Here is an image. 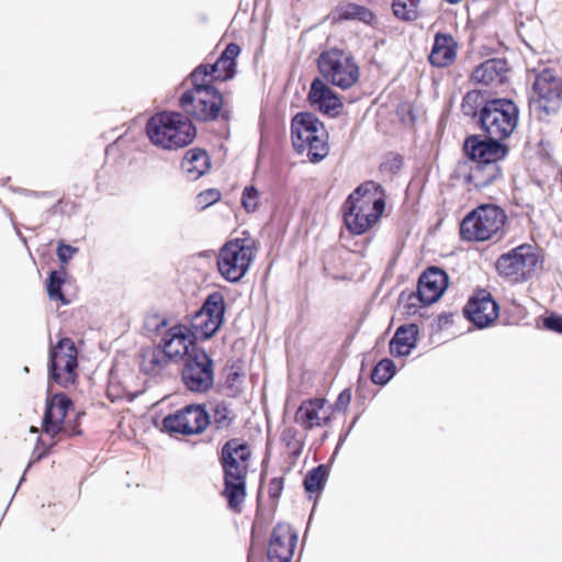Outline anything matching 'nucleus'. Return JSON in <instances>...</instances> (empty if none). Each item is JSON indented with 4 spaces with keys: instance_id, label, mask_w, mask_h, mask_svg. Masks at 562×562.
<instances>
[{
    "instance_id": "48",
    "label": "nucleus",
    "mask_w": 562,
    "mask_h": 562,
    "mask_svg": "<svg viewBox=\"0 0 562 562\" xmlns=\"http://www.w3.org/2000/svg\"><path fill=\"white\" fill-rule=\"evenodd\" d=\"M40 445H41V440L38 439L37 440V445H36L35 449L33 451V454H32V460L29 462L25 472L31 468L33 462H37V461H40L41 459H43L44 457L47 456L49 447H46L43 450H40Z\"/></svg>"
},
{
    "instance_id": "4",
    "label": "nucleus",
    "mask_w": 562,
    "mask_h": 562,
    "mask_svg": "<svg viewBox=\"0 0 562 562\" xmlns=\"http://www.w3.org/2000/svg\"><path fill=\"white\" fill-rule=\"evenodd\" d=\"M203 68H195L190 80L193 89L183 92L180 97L181 109L198 121L209 122L216 120L220 115L227 119V114L222 112L224 98L222 93L209 81L201 77Z\"/></svg>"
},
{
    "instance_id": "3",
    "label": "nucleus",
    "mask_w": 562,
    "mask_h": 562,
    "mask_svg": "<svg viewBox=\"0 0 562 562\" xmlns=\"http://www.w3.org/2000/svg\"><path fill=\"white\" fill-rule=\"evenodd\" d=\"M146 134L155 146L172 150L192 143L196 128L179 112H160L147 121Z\"/></svg>"
},
{
    "instance_id": "40",
    "label": "nucleus",
    "mask_w": 562,
    "mask_h": 562,
    "mask_svg": "<svg viewBox=\"0 0 562 562\" xmlns=\"http://www.w3.org/2000/svg\"><path fill=\"white\" fill-rule=\"evenodd\" d=\"M221 199V192L216 189H207L196 196V205L202 210L214 204Z\"/></svg>"
},
{
    "instance_id": "24",
    "label": "nucleus",
    "mask_w": 562,
    "mask_h": 562,
    "mask_svg": "<svg viewBox=\"0 0 562 562\" xmlns=\"http://www.w3.org/2000/svg\"><path fill=\"white\" fill-rule=\"evenodd\" d=\"M170 360L168 356L156 345L153 347L144 348L140 352V371L151 378L164 375L169 366Z\"/></svg>"
},
{
    "instance_id": "13",
    "label": "nucleus",
    "mask_w": 562,
    "mask_h": 562,
    "mask_svg": "<svg viewBox=\"0 0 562 562\" xmlns=\"http://www.w3.org/2000/svg\"><path fill=\"white\" fill-rule=\"evenodd\" d=\"M210 424V414L201 405H187L162 419L164 429L170 435L201 434Z\"/></svg>"
},
{
    "instance_id": "37",
    "label": "nucleus",
    "mask_w": 562,
    "mask_h": 562,
    "mask_svg": "<svg viewBox=\"0 0 562 562\" xmlns=\"http://www.w3.org/2000/svg\"><path fill=\"white\" fill-rule=\"evenodd\" d=\"M344 15L347 19L359 20L367 24H370L374 20L372 11L359 4H349L345 10Z\"/></svg>"
},
{
    "instance_id": "10",
    "label": "nucleus",
    "mask_w": 562,
    "mask_h": 562,
    "mask_svg": "<svg viewBox=\"0 0 562 562\" xmlns=\"http://www.w3.org/2000/svg\"><path fill=\"white\" fill-rule=\"evenodd\" d=\"M77 348L69 338H61L49 349L48 379L67 389L77 380Z\"/></svg>"
},
{
    "instance_id": "9",
    "label": "nucleus",
    "mask_w": 562,
    "mask_h": 562,
    "mask_svg": "<svg viewBox=\"0 0 562 562\" xmlns=\"http://www.w3.org/2000/svg\"><path fill=\"white\" fill-rule=\"evenodd\" d=\"M317 67L327 82L342 90L352 87L360 76L355 59L340 49L323 52L318 57Z\"/></svg>"
},
{
    "instance_id": "34",
    "label": "nucleus",
    "mask_w": 562,
    "mask_h": 562,
    "mask_svg": "<svg viewBox=\"0 0 562 562\" xmlns=\"http://www.w3.org/2000/svg\"><path fill=\"white\" fill-rule=\"evenodd\" d=\"M235 415L224 402L215 403L210 415V424L217 430L227 429L234 420Z\"/></svg>"
},
{
    "instance_id": "35",
    "label": "nucleus",
    "mask_w": 562,
    "mask_h": 562,
    "mask_svg": "<svg viewBox=\"0 0 562 562\" xmlns=\"http://www.w3.org/2000/svg\"><path fill=\"white\" fill-rule=\"evenodd\" d=\"M486 99L484 94L479 90H472L469 91L462 100L461 103V110L462 113L467 116H477L479 117V111L484 106L486 103Z\"/></svg>"
},
{
    "instance_id": "21",
    "label": "nucleus",
    "mask_w": 562,
    "mask_h": 562,
    "mask_svg": "<svg viewBox=\"0 0 562 562\" xmlns=\"http://www.w3.org/2000/svg\"><path fill=\"white\" fill-rule=\"evenodd\" d=\"M72 403L68 396L61 393L54 394L47 402L43 417V428L45 434L52 438L63 430V422Z\"/></svg>"
},
{
    "instance_id": "15",
    "label": "nucleus",
    "mask_w": 562,
    "mask_h": 562,
    "mask_svg": "<svg viewBox=\"0 0 562 562\" xmlns=\"http://www.w3.org/2000/svg\"><path fill=\"white\" fill-rule=\"evenodd\" d=\"M498 304L487 290L476 291L467 303L463 313L477 328L488 327L498 316Z\"/></svg>"
},
{
    "instance_id": "18",
    "label": "nucleus",
    "mask_w": 562,
    "mask_h": 562,
    "mask_svg": "<svg viewBox=\"0 0 562 562\" xmlns=\"http://www.w3.org/2000/svg\"><path fill=\"white\" fill-rule=\"evenodd\" d=\"M447 286V273L438 267H429L419 277L417 297L423 305H430L441 297Z\"/></svg>"
},
{
    "instance_id": "47",
    "label": "nucleus",
    "mask_w": 562,
    "mask_h": 562,
    "mask_svg": "<svg viewBox=\"0 0 562 562\" xmlns=\"http://www.w3.org/2000/svg\"><path fill=\"white\" fill-rule=\"evenodd\" d=\"M239 54L240 47L235 43H229L220 56L226 60L236 61Z\"/></svg>"
},
{
    "instance_id": "22",
    "label": "nucleus",
    "mask_w": 562,
    "mask_h": 562,
    "mask_svg": "<svg viewBox=\"0 0 562 562\" xmlns=\"http://www.w3.org/2000/svg\"><path fill=\"white\" fill-rule=\"evenodd\" d=\"M457 47L458 44L452 35L437 33L429 55L430 64L438 68L449 66L457 57Z\"/></svg>"
},
{
    "instance_id": "2",
    "label": "nucleus",
    "mask_w": 562,
    "mask_h": 562,
    "mask_svg": "<svg viewBox=\"0 0 562 562\" xmlns=\"http://www.w3.org/2000/svg\"><path fill=\"white\" fill-rule=\"evenodd\" d=\"M380 186L373 181L360 184L342 205L344 221L355 235H361L373 226L382 215L385 202L375 192Z\"/></svg>"
},
{
    "instance_id": "51",
    "label": "nucleus",
    "mask_w": 562,
    "mask_h": 562,
    "mask_svg": "<svg viewBox=\"0 0 562 562\" xmlns=\"http://www.w3.org/2000/svg\"><path fill=\"white\" fill-rule=\"evenodd\" d=\"M24 476H25V473L22 475L20 482H19V485L24 481Z\"/></svg>"
},
{
    "instance_id": "33",
    "label": "nucleus",
    "mask_w": 562,
    "mask_h": 562,
    "mask_svg": "<svg viewBox=\"0 0 562 562\" xmlns=\"http://www.w3.org/2000/svg\"><path fill=\"white\" fill-rule=\"evenodd\" d=\"M419 0H393L392 10L397 19L405 22H413L419 16Z\"/></svg>"
},
{
    "instance_id": "5",
    "label": "nucleus",
    "mask_w": 562,
    "mask_h": 562,
    "mask_svg": "<svg viewBox=\"0 0 562 562\" xmlns=\"http://www.w3.org/2000/svg\"><path fill=\"white\" fill-rule=\"evenodd\" d=\"M519 110L506 98L488 99L479 111L477 124L484 133L482 142H502L508 138L518 124Z\"/></svg>"
},
{
    "instance_id": "11",
    "label": "nucleus",
    "mask_w": 562,
    "mask_h": 562,
    "mask_svg": "<svg viewBox=\"0 0 562 562\" xmlns=\"http://www.w3.org/2000/svg\"><path fill=\"white\" fill-rule=\"evenodd\" d=\"M225 314V301L221 292H212L190 319L189 333L196 339H209L221 328Z\"/></svg>"
},
{
    "instance_id": "25",
    "label": "nucleus",
    "mask_w": 562,
    "mask_h": 562,
    "mask_svg": "<svg viewBox=\"0 0 562 562\" xmlns=\"http://www.w3.org/2000/svg\"><path fill=\"white\" fill-rule=\"evenodd\" d=\"M325 400L314 398L303 402L295 413V422L305 429H312L327 423L328 416L324 412Z\"/></svg>"
},
{
    "instance_id": "17",
    "label": "nucleus",
    "mask_w": 562,
    "mask_h": 562,
    "mask_svg": "<svg viewBox=\"0 0 562 562\" xmlns=\"http://www.w3.org/2000/svg\"><path fill=\"white\" fill-rule=\"evenodd\" d=\"M297 542V535L290 525L278 524L272 532L268 548L269 562H291Z\"/></svg>"
},
{
    "instance_id": "31",
    "label": "nucleus",
    "mask_w": 562,
    "mask_h": 562,
    "mask_svg": "<svg viewBox=\"0 0 562 562\" xmlns=\"http://www.w3.org/2000/svg\"><path fill=\"white\" fill-rule=\"evenodd\" d=\"M328 477V469L319 464L308 471L304 477L303 485L307 493H321Z\"/></svg>"
},
{
    "instance_id": "19",
    "label": "nucleus",
    "mask_w": 562,
    "mask_h": 562,
    "mask_svg": "<svg viewBox=\"0 0 562 562\" xmlns=\"http://www.w3.org/2000/svg\"><path fill=\"white\" fill-rule=\"evenodd\" d=\"M194 338L186 325H176L169 328L162 336L158 346L168 356L169 360L187 358L191 353L190 347H194Z\"/></svg>"
},
{
    "instance_id": "20",
    "label": "nucleus",
    "mask_w": 562,
    "mask_h": 562,
    "mask_svg": "<svg viewBox=\"0 0 562 562\" xmlns=\"http://www.w3.org/2000/svg\"><path fill=\"white\" fill-rule=\"evenodd\" d=\"M307 100L313 108L330 116L338 115L342 109L339 95L321 78L312 81Z\"/></svg>"
},
{
    "instance_id": "38",
    "label": "nucleus",
    "mask_w": 562,
    "mask_h": 562,
    "mask_svg": "<svg viewBox=\"0 0 562 562\" xmlns=\"http://www.w3.org/2000/svg\"><path fill=\"white\" fill-rule=\"evenodd\" d=\"M281 441L286 446L291 453L299 456L303 443L297 438V430L293 427H286L281 434Z\"/></svg>"
},
{
    "instance_id": "41",
    "label": "nucleus",
    "mask_w": 562,
    "mask_h": 562,
    "mask_svg": "<svg viewBox=\"0 0 562 562\" xmlns=\"http://www.w3.org/2000/svg\"><path fill=\"white\" fill-rule=\"evenodd\" d=\"M77 252H78V248L77 247H74L71 245L65 244L64 241H59L58 243L56 254H57L58 260L63 265L68 263L69 260L74 257V255L77 254Z\"/></svg>"
},
{
    "instance_id": "1",
    "label": "nucleus",
    "mask_w": 562,
    "mask_h": 562,
    "mask_svg": "<svg viewBox=\"0 0 562 562\" xmlns=\"http://www.w3.org/2000/svg\"><path fill=\"white\" fill-rule=\"evenodd\" d=\"M465 158L457 162L454 178L469 187V190H482L503 177L499 162L509 153L502 142H482L481 136L471 135L463 145Z\"/></svg>"
},
{
    "instance_id": "27",
    "label": "nucleus",
    "mask_w": 562,
    "mask_h": 562,
    "mask_svg": "<svg viewBox=\"0 0 562 562\" xmlns=\"http://www.w3.org/2000/svg\"><path fill=\"white\" fill-rule=\"evenodd\" d=\"M506 72V63L502 59H488L479 65L472 72V80L485 86L503 82Z\"/></svg>"
},
{
    "instance_id": "14",
    "label": "nucleus",
    "mask_w": 562,
    "mask_h": 562,
    "mask_svg": "<svg viewBox=\"0 0 562 562\" xmlns=\"http://www.w3.org/2000/svg\"><path fill=\"white\" fill-rule=\"evenodd\" d=\"M532 90L537 98L531 99L530 105L544 114L555 113L562 100V81L551 68H544L537 74Z\"/></svg>"
},
{
    "instance_id": "36",
    "label": "nucleus",
    "mask_w": 562,
    "mask_h": 562,
    "mask_svg": "<svg viewBox=\"0 0 562 562\" xmlns=\"http://www.w3.org/2000/svg\"><path fill=\"white\" fill-rule=\"evenodd\" d=\"M396 372V367L393 360L389 358L382 359L373 369L371 380L374 384L385 385Z\"/></svg>"
},
{
    "instance_id": "32",
    "label": "nucleus",
    "mask_w": 562,
    "mask_h": 562,
    "mask_svg": "<svg viewBox=\"0 0 562 562\" xmlns=\"http://www.w3.org/2000/svg\"><path fill=\"white\" fill-rule=\"evenodd\" d=\"M65 269L60 271L53 270L49 273L46 290L48 297L53 301H59L63 305H68L70 301L64 295L61 286L65 283Z\"/></svg>"
},
{
    "instance_id": "28",
    "label": "nucleus",
    "mask_w": 562,
    "mask_h": 562,
    "mask_svg": "<svg viewBox=\"0 0 562 562\" xmlns=\"http://www.w3.org/2000/svg\"><path fill=\"white\" fill-rule=\"evenodd\" d=\"M225 488L228 507L238 510L246 497L245 472L224 471Z\"/></svg>"
},
{
    "instance_id": "26",
    "label": "nucleus",
    "mask_w": 562,
    "mask_h": 562,
    "mask_svg": "<svg viewBox=\"0 0 562 562\" xmlns=\"http://www.w3.org/2000/svg\"><path fill=\"white\" fill-rule=\"evenodd\" d=\"M419 334L416 324L400 326L390 341V352L394 357H406L416 347Z\"/></svg>"
},
{
    "instance_id": "42",
    "label": "nucleus",
    "mask_w": 562,
    "mask_h": 562,
    "mask_svg": "<svg viewBox=\"0 0 562 562\" xmlns=\"http://www.w3.org/2000/svg\"><path fill=\"white\" fill-rule=\"evenodd\" d=\"M402 165L403 159L401 155L390 154L381 164V170L395 173L401 169Z\"/></svg>"
},
{
    "instance_id": "8",
    "label": "nucleus",
    "mask_w": 562,
    "mask_h": 562,
    "mask_svg": "<svg viewBox=\"0 0 562 562\" xmlns=\"http://www.w3.org/2000/svg\"><path fill=\"white\" fill-rule=\"evenodd\" d=\"M256 248L254 241L246 238H235L226 241L220 249L216 265L221 276L228 282L240 281L248 272Z\"/></svg>"
},
{
    "instance_id": "49",
    "label": "nucleus",
    "mask_w": 562,
    "mask_h": 562,
    "mask_svg": "<svg viewBox=\"0 0 562 562\" xmlns=\"http://www.w3.org/2000/svg\"><path fill=\"white\" fill-rule=\"evenodd\" d=\"M23 193H25L27 196H41V195H44L45 193H38L36 191H26V190H21Z\"/></svg>"
},
{
    "instance_id": "43",
    "label": "nucleus",
    "mask_w": 562,
    "mask_h": 562,
    "mask_svg": "<svg viewBox=\"0 0 562 562\" xmlns=\"http://www.w3.org/2000/svg\"><path fill=\"white\" fill-rule=\"evenodd\" d=\"M241 375L237 371H231L225 380V389L228 395H236L240 391Z\"/></svg>"
},
{
    "instance_id": "39",
    "label": "nucleus",
    "mask_w": 562,
    "mask_h": 562,
    "mask_svg": "<svg viewBox=\"0 0 562 562\" xmlns=\"http://www.w3.org/2000/svg\"><path fill=\"white\" fill-rule=\"evenodd\" d=\"M259 202V192L255 187H246L241 195V204L244 209L250 213L257 210Z\"/></svg>"
},
{
    "instance_id": "45",
    "label": "nucleus",
    "mask_w": 562,
    "mask_h": 562,
    "mask_svg": "<svg viewBox=\"0 0 562 562\" xmlns=\"http://www.w3.org/2000/svg\"><path fill=\"white\" fill-rule=\"evenodd\" d=\"M283 491V479L273 477L268 486V494L270 498L278 499Z\"/></svg>"
},
{
    "instance_id": "44",
    "label": "nucleus",
    "mask_w": 562,
    "mask_h": 562,
    "mask_svg": "<svg viewBox=\"0 0 562 562\" xmlns=\"http://www.w3.org/2000/svg\"><path fill=\"white\" fill-rule=\"evenodd\" d=\"M543 326L546 329L562 334V315L552 313L544 317Z\"/></svg>"
},
{
    "instance_id": "46",
    "label": "nucleus",
    "mask_w": 562,
    "mask_h": 562,
    "mask_svg": "<svg viewBox=\"0 0 562 562\" xmlns=\"http://www.w3.org/2000/svg\"><path fill=\"white\" fill-rule=\"evenodd\" d=\"M351 401V392L349 389L341 391L336 400L335 408L340 412H346Z\"/></svg>"
},
{
    "instance_id": "6",
    "label": "nucleus",
    "mask_w": 562,
    "mask_h": 562,
    "mask_svg": "<svg viewBox=\"0 0 562 562\" xmlns=\"http://www.w3.org/2000/svg\"><path fill=\"white\" fill-rule=\"evenodd\" d=\"M292 145L299 154H306L312 162L328 155L327 132L323 123L312 113L300 112L291 122Z\"/></svg>"
},
{
    "instance_id": "16",
    "label": "nucleus",
    "mask_w": 562,
    "mask_h": 562,
    "mask_svg": "<svg viewBox=\"0 0 562 562\" xmlns=\"http://www.w3.org/2000/svg\"><path fill=\"white\" fill-rule=\"evenodd\" d=\"M537 263L531 245L522 244L506 254L499 256L496 261V270L504 277H517L526 269H531Z\"/></svg>"
},
{
    "instance_id": "12",
    "label": "nucleus",
    "mask_w": 562,
    "mask_h": 562,
    "mask_svg": "<svg viewBox=\"0 0 562 562\" xmlns=\"http://www.w3.org/2000/svg\"><path fill=\"white\" fill-rule=\"evenodd\" d=\"M181 378L186 387L194 393H205L214 384V363L201 348L193 347L186 359Z\"/></svg>"
},
{
    "instance_id": "30",
    "label": "nucleus",
    "mask_w": 562,
    "mask_h": 562,
    "mask_svg": "<svg viewBox=\"0 0 562 562\" xmlns=\"http://www.w3.org/2000/svg\"><path fill=\"white\" fill-rule=\"evenodd\" d=\"M196 68H204L201 77L210 83L226 81L235 76L236 61L226 60L220 56L214 64H201Z\"/></svg>"
},
{
    "instance_id": "50",
    "label": "nucleus",
    "mask_w": 562,
    "mask_h": 562,
    "mask_svg": "<svg viewBox=\"0 0 562 562\" xmlns=\"http://www.w3.org/2000/svg\"><path fill=\"white\" fill-rule=\"evenodd\" d=\"M345 438H346V436H344V437H340V438H339V442H338V445H337V449L340 447V445L342 443V441L345 440Z\"/></svg>"
},
{
    "instance_id": "23",
    "label": "nucleus",
    "mask_w": 562,
    "mask_h": 562,
    "mask_svg": "<svg viewBox=\"0 0 562 562\" xmlns=\"http://www.w3.org/2000/svg\"><path fill=\"white\" fill-rule=\"evenodd\" d=\"M250 458L248 446L238 439L228 440L222 448V465L224 471L245 472V463Z\"/></svg>"
},
{
    "instance_id": "52",
    "label": "nucleus",
    "mask_w": 562,
    "mask_h": 562,
    "mask_svg": "<svg viewBox=\"0 0 562 562\" xmlns=\"http://www.w3.org/2000/svg\"><path fill=\"white\" fill-rule=\"evenodd\" d=\"M23 371H24L25 373H27V372H29V368H27V367H24Z\"/></svg>"
},
{
    "instance_id": "29",
    "label": "nucleus",
    "mask_w": 562,
    "mask_h": 562,
    "mask_svg": "<svg viewBox=\"0 0 562 562\" xmlns=\"http://www.w3.org/2000/svg\"><path fill=\"white\" fill-rule=\"evenodd\" d=\"M211 167L207 153L201 148L188 150L181 161L182 171L191 179L196 180L205 175Z\"/></svg>"
},
{
    "instance_id": "7",
    "label": "nucleus",
    "mask_w": 562,
    "mask_h": 562,
    "mask_svg": "<svg viewBox=\"0 0 562 562\" xmlns=\"http://www.w3.org/2000/svg\"><path fill=\"white\" fill-rule=\"evenodd\" d=\"M507 216L497 205L482 204L471 211L460 224V235L464 240L485 241L501 233Z\"/></svg>"
}]
</instances>
